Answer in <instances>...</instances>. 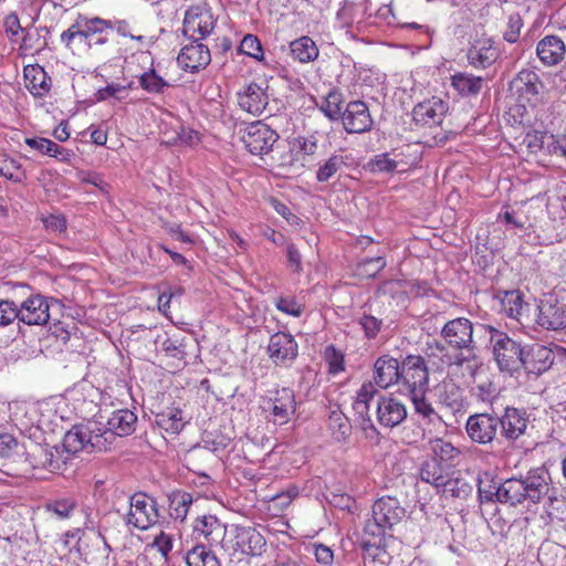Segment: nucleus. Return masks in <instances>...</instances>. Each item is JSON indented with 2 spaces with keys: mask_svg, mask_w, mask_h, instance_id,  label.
Masks as SVG:
<instances>
[{
  "mask_svg": "<svg viewBox=\"0 0 566 566\" xmlns=\"http://www.w3.org/2000/svg\"><path fill=\"white\" fill-rule=\"evenodd\" d=\"M193 531L205 537L210 545L221 544L227 528L214 515H202L195 521Z\"/></svg>",
  "mask_w": 566,
  "mask_h": 566,
  "instance_id": "30",
  "label": "nucleus"
},
{
  "mask_svg": "<svg viewBox=\"0 0 566 566\" xmlns=\"http://www.w3.org/2000/svg\"><path fill=\"white\" fill-rule=\"evenodd\" d=\"M18 448L17 439L9 434H0V460L11 458Z\"/></svg>",
  "mask_w": 566,
  "mask_h": 566,
  "instance_id": "60",
  "label": "nucleus"
},
{
  "mask_svg": "<svg viewBox=\"0 0 566 566\" xmlns=\"http://www.w3.org/2000/svg\"><path fill=\"white\" fill-rule=\"evenodd\" d=\"M336 20L340 28H355L357 31H360L365 21L358 1L344 0L336 13Z\"/></svg>",
  "mask_w": 566,
  "mask_h": 566,
  "instance_id": "32",
  "label": "nucleus"
},
{
  "mask_svg": "<svg viewBox=\"0 0 566 566\" xmlns=\"http://www.w3.org/2000/svg\"><path fill=\"white\" fill-rule=\"evenodd\" d=\"M19 319L18 305L10 300H0V327H4Z\"/></svg>",
  "mask_w": 566,
  "mask_h": 566,
  "instance_id": "55",
  "label": "nucleus"
},
{
  "mask_svg": "<svg viewBox=\"0 0 566 566\" xmlns=\"http://www.w3.org/2000/svg\"><path fill=\"white\" fill-rule=\"evenodd\" d=\"M137 422V416L128 409H119L112 412V416L107 419V426L101 427V437L106 438L107 433L112 437L105 441V448L107 449L116 439V437H126L135 431Z\"/></svg>",
  "mask_w": 566,
  "mask_h": 566,
  "instance_id": "17",
  "label": "nucleus"
},
{
  "mask_svg": "<svg viewBox=\"0 0 566 566\" xmlns=\"http://www.w3.org/2000/svg\"><path fill=\"white\" fill-rule=\"evenodd\" d=\"M401 363L390 355H381L374 363V382L380 389L400 384Z\"/></svg>",
  "mask_w": 566,
  "mask_h": 566,
  "instance_id": "23",
  "label": "nucleus"
},
{
  "mask_svg": "<svg viewBox=\"0 0 566 566\" xmlns=\"http://www.w3.org/2000/svg\"><path fill=\"white\" fill-rule=\"evenodd\" d=\"M294 147L304 155H314L318 148V138L315 134L298 136L294 140Z\"/></svg>",
  "mask_w": 566,
  "mask_h": 566,
  "instance_id": "58",
  "label": "nucleus"
},
{
  "mask_svg": "<svg viewBox=\"0 0 566 566\" xmlns=\"http://www.w3.org/2000/svg\"><path fill=\"white\" fill-rule=\"evenodd\" d=\"M275 306L282 313L300 317L303 313V306L294 297H279Z\"/></svg>",
  "mask_w": 566,
  "mask_h": 566,
  "instance_id": "57",
  "label": "nucleus"
},
{
  "mask_svg": "<svg viewBox=\"0 0 566 566\" xmlns=\"http://www.w3.org/2000/svg\"><path fill=\"white\" fill-rule=\"evenodd\" d=\"M501 306L506 316L514 319H520L524 308L522 292L518 290L504 292L503 296L501 297Z\"/></svg>",
  "mask_w": 566,
  "mask_h": 566,
  "instance_id": "43",
  "label": "nucleus"
},
{
  "mask_svg": "<svg viewBox=\"0 0 566 566\" xmlns=\"http://www.w3.org/2000/svg\"><path fill=\"white\" fill-rule=\"evenodd\" d=\"M0 175L15 184H22L28 176L21 164L12 158H6L0 167Z\"/></svg>",
  "mask_w": 566,
  "mask_h": 566,
  "instance_id": "46",
  "label": "nucleus"
},
{
  "mask_svg": "<svg viewBox=\"0 0 566 566\" xmlns=\"http://www.w3.org/2000/svg\"><path fill=\"white\" fill-rule=\"evenodd\" d=\"M139 85L150 94H161L170 84L159 76L155 70H149L139 76Z\"/></svg>",
  "mask_w": 566,
  "mask_h": 566,
  "instance_id": "45",
  "label": "nucleus"
},
{
  "mask_svg": "<svg viewBox=\"0 0 566 566\" xmlns=\"http://www.w3.org/2000/svg\"><path fill=\"white\" fill-rule=\"evenodd\" d=\"M406 511L395 497L378 499L373 507L371 515L364 524V546H380L385 536L405 516Z\"/></svg>",
  "mask_w": 566,
  "mask_h": 566,
  "instance_id": "4",
  "label": "nucleus"
},
{
  "mask_svg": "<svg viewBox=\"0 0 566 566\" xmlns=\"http://www.w3.org/2000/svg\"><path fill=\"white\" fill-rule=\"evenodd\" d=\"M343 95L337 90H332L323 101L319 109L332 120L342 118Z\"/></svg>",
  "mask_w": 566,
  "mask_h": 566,
  "instance_id": "44",
  "label": "nucleus"
},
{
  "mask_svg": "<svg viewBox=\"0 0 566 566\" xmlns=\"http://www.w3.org/2000/svg\"><path fill=\"white\" fill-rule=\"evenodd\" d=\"M536 54L539 61L546 66L560 63L566 54V45L557 35H546L538 41Z\"/></svg>",
  "mask_w": 566,
  "mask_h": 566,
  "instance_id": "27",
  "label": "nucleus"
},
{
  "mask_svg": "<svg viewBox=\"0 0 566 566\" xmlns=\"http://www.w3.org/2000/svg\"><path fill=\"white\" fill-rule=\"evenodd\" d=\"M239 50L241 53L247 54L255 60H261L263 56L261 42L253 34H247L242 39Z\"/></svg>",
  "mask_w": 566,
  "mask_h": 566,
  "instance_id": "50",
  "label": "nucleus"
},
{
  "mask_svg": "<svg viewBox=\"0 0 566 566\" xmlns=\"http://www.w3.org/2000/svg\"><path fill=\"white\" fill-rule=\"evenodd\" d=\"M386 266L384 256L378 255L374 258H366L357 264L358 275L365 277H375Z\"/></svg>",
  "mask_w": 566,
  "mask_h": 566,
  "instance_id": "47",
  "label": "nucleus"
},
{
  "mask_svg": "<svg viewBox=\"0 0 566 566\" xmlns=\"http://www.w3.org/2000/svg\"><path fill=\"white\" fill-rule=\"evenodd\" d=\"M108 24H109V33L112 34L113 31H116L119 35L122 36H125V38H130L132 40H135L137 42H140L143 43L145 41V36L144 35H135L133 33V30L134 28L130 25V23L126 20H120V19H114V20H108Z\"/></svg>",
  "mask_w": 566,
  "mask_h": 566,
  "instance_id": "53",
  "label": "nucleus"
},
{
  "mask_svg": "<svg viewBox=\"0 0 566 566\" xmlns=\"http://www.w3.org/2000/svg\"><path fill=\"white\" fill-rule=\"evenodd\" d=\"M484 80L471 73L459 72L451 76V84L462 96H476L483 86Z\"/></svg>",
  "mask_w": 566,
  "mask_h": 566,
  "instance_id": "33",
  "label": "nucleus"
},
{
  "mask_svg": "<svg viewBox=\"0 0 566 566\" xmlns=\"http://www.w3.org/2000/svg\"><path fill=\"white\" fill-rule=\"evenodd\" d=\"M296 402L294 391L290 388L283 387L276 390L275 397L272 400V412L270 420L274 424L287 423L292 416L295 413Z\"/></svg>",
  "mask_w": 566,
  "mask_h": 566,
  "instance_id": "25",
  "label": "nucleus"
},
{
  "mask_svg": "<svg viewBox=\"0 0 566 566\" xmlns=\"http://www.w3.org/2000/svg\"><path fill=\"white\" fill-rule=\"evenodd\" d=\"M378 394L377 386L373 384L371 381L364 382L356 395V400L360 401L361 403L371 405L374 401V398Z\"/></svg>",
  "mask_w": 566,
  "mask_h": 566,
  "instance_id": "62",
  "label": "nucleus"
},
{
  "mask_svg": "<svg viewBox=\"0 0 566 566\" xmlns=\"http://www.w3.org/2000/svg\"><path fill=\"white\" fill-rule=\"evenodd\" d=\"M499 57V50L492 38L482 34L476 36L470 44L467 53L468 62L475 69H486Z\"/></svg>",
  "mask_w": 566,
  "mask_h": 566,
  "instance_id": "18",
  "label": "nucleus"
},
{
  "mask_svg": "<svg viewBox=\"0 0 566 566\" xmlns=\"http://www.w3.org/2000/svg\"><path fill=\"white\" fill-rule=\"evenodd\" d=\"M537 323L547 329L558 331L566 327L565 304L544 300L538 305Z\"/></svg>",
  "mask_w": 566,
  "mask_h": 566,
  "instance_id": "26",
  "label": "nucleus"
},
{
  "mask_svg": "<svg viewBox=\"0 0 566 566\" xmlns=\"http://www.w3.org/2000/svg\"><path fill=\"white\" fill-rule=\"evenodd\" d=\"M523 28V20L520 13H511L507 17V22L503 31V39L509 43H516L521 35Z\"/></svg>",
  "mask_w": 566,
  "mask_h": 566,
  "instance_id": "48",
  "label": "nucleus"
},
{
  "mask_svg": "<svg viewBox=\"0 0 566 566\" xmlns=\"http://www.w3.org/2000/svg\"><path fill=\"white\" fill-rule=\"evenodd\" d=\"M473 491L472 485L467 482L463 478L446 476L442 485L437 489V492L446 497H454L460 500L468 499Z\"/></svg>",
  "mask_w": 566,
  "mask_h": 566,
  "instance_id": "35",
  "label": "nucleus"
},
{
  "mask_svg": "<svg viewBox=\"0 0 566 566\" xmlns=\"http://www.w3.org/2000/svg\"><path fill=\"white\" fill-rule=\"evenodd\" d=\"M368 167L373 172H392L397 168V163L385 153L371 158Z\"/></svg>",
  "mask_w": 566,
  "mask_h": 566,
  "instance_id": "54",
  "label": "nucleus"
},
{
  "mask_svg": "<svg viewBox=\"0 0 566 566\" xmlns=\"http://www.w3.org/2000/svg\"><path fill=\"white\" fill-rule=\"evenodd\" d=\"M238 103L243 111L261 115L269 103V97L265 88L256 83H250L243 92L238 93Z\"/></svg>",
  "mask_w": 566,
  "mask_h": 566,
  "instance_id": "28",
  "label": "nucleus"
},
{
  "mask_svg": "<svg viewBox=\"0 0 566 566\" xmlns=\"http://www.w3.org/2000/svg\"><path fill=\"white\" fill-rule=\"evenodd\" d=\"M77 507V501L73 496H62L48 501L43 510L45 513L56 516L60 520L70 518Z\"/></svg>",
  "mask_w": 566,
  "mask_h": 566,
  "instance_id": "40",
  "label": "nucleus"
},
{
  "mask_svg": "<svg viewBox=\"0 0 566 566\" xmlns=\"http://www.w3.org/2000/svg\"><path fill=\"white\" fill-rule=\"evenodd\" d=\"M358 324L364 331L365 337L374 339L381 329L382 321L368 314H363L358 318Z\"/></svg>",
  "mask_w": 566,
  "mask_h": 566,
  "instance_id": "51",
  "label": "nucleus"
},
{
  "mask_svg": "<svg viewBox=\"0 0 566 566\" xmlns=\"http://www.w3.org/2000/svg\"><path fill=\"white\" fill-rule=\"evenodd\" d=\"M277 138L279 135L266 124L255 122L247 128V134L243 136L242 140L252 155L261 156L272 149Z\"/></svg>",
  "mask_w": 566,
  "mask_h": 566,
  "instance_id": "14",
  "label": "nucleus"
},
{
  "mask_svg": "<svg viewBox=\"0 0 566 566\" xmlns=\"http://www.w3.org/2000/svg\"><path fill=\"white\" fill-rule=\"evenodd\" d=\"M169 514L174 520L184 521L192 503V495L184 491H175L169 496Z\"/></svg>",
  "mask_w": 566,
  "mask_h": 566,
  "instance_id": "42",
  "label": "nucleus"
},
{
  "mask_svg": "<svg viewBox=\"0 0 566 566\" xmlns=\"http://www.w3.org/2000/svg\"><path fill=\"white\" fill-rule=\"evenodd\" d=\"M44 155L56 158L63 163H70L75 156L73 150L66 149L51 139H48Z\"/></svg>",
  "mask_w": 566,
  "mask_h": 566,
  "instance_id": "56",
  "label": "nucleus"
},
{
  "mask_svg": "<svg viewBox=\"0 0 566 566\" xmlns=\"http://www.w3.org/2000/svg\"><path fill=\"white\" fill-rule=\"evenodd\" d=\"M216 20L210 8L200 2L190 6L184 19L182 33L192 40H201L208 36L214 29Z\"/></svg>",
  "mask_w": 566,
  "mask_h": 566,
  "instance_id": "9",
  "label": "nucleus"
},
{
  "mask_svg": "<svg viewBox=\"0 0 566 566\" xmlns=\"http://www.w3.org/2000/svg\"><path fill=\"white\" fill-rule=\"evenodd\" d=\"M350 159L349 155H344L343 153H334L328 159L321 163L316 170V179L318 182H326L331 178H333L338 171L343 169V167H347L348 160Z\"/></svg>",
  "mask_w": 566,
  "mask_h": 566,
  "instance_id": "34",
  "label": "nucleus"
},
{
  "mask_svg": "<svg viewBox=\"0 0 566 566\" xmlns=\"http://www.w3.org/2000/svg\"><path fill=\"white\" fill-rule=\"evenodd\" d=\"M555 353L542 344H533L524 348L521 367L527 375L538 377L554 364Z\"/></svg>",
  "mask_w": 566,
  "mask_h": 566,
  "instance_id": "13",
  "label": "nucleus"
},
{
  "mask_svg": "<svg viewBox=\"0 0 566 566\" xmlns=\"http://www.w3.org/2000/svg\"><path fill=\"white\" fill-rule=\"evenodd\" d=\"M157 426L170 434L179 433L185 422L182 420V411L178 408H167L155 417Z\"/></svg>",
  "mask_w": 566,
  "mask_h": 566,
  "instance_id": "37",
  "label": "nucleus"
},
{
  "mask_svg": "<svg viewBox=\"0 0 566 566\" xmlns=\"http://www.w3.org/2000/svg\"><path fill=\"white\" fill-rule=\"evenodd\" d=\"M499 426L500 421L496 415L482 412L468 418L465 430L471 441L484 446L496 439Z\"/></svg>",
  "mask_w": 566,
  "mask_h": 566,
  "instance_id": "10",
  "label": "nucleus"
},
{
  "mask_svg": "<svg viewBox=\"0 0 566 566\" xmlns=\"http://www.w3.org/2000/svg\"><path fill=\"white\" fill-rule=\"evenodd\" d=\"M109 35L107 19L80 14L75 22L62 32L60 40L72 52H82L107 44Z\"/></svg>",
  "mask_w": 566,
  "mask_h": 566,
  "instance_id": "3",
  "label": "nucleus"
},
{
  "mask_svg": "<svg viewBox=\"0 0 566 566\" xmlns=\"http://www.w3.org/2000/svg\"><path fill=\"white\" fill-rule=\"evenodd\" d=\"M353 409L355 411V415L360 420V426L364 430H367L368 428H374V423L369 413V405L361 403L360 401L355 399L353 402Z\"/></svg>",
  "mask_w": 566,
  "mask_h": 566,
  "instance_id": "61",
  "label": "nucleus"
},
{
  "mask_svg": "<svg viewBox=\"0 0 566 566\" xmlns=\"http://www.w3.org/2000/svg\"><path fill=\"white\" fill-rule=\"evenodd\" d=\"M500 218H502L505 223L511 226L513 229L525 230L531 226L530 218L522 211L505 210L500 213Z\"/></svg>",
  "mask_w": 566,
  "mask_h": 566,
  "instance_id": "52",
  "label": "nucleus"
},
{
  "mask_svg": "<svg viewBox=\"0 0 566 566\" xmlns=\"http://www.w3.org/2000/svg\"><path fill=\"white\" fill-rule=\"evenodd\" d=\"M161 350L165 352L167 356L180 361L185 360L187 356L184 339L167 337L161 343Z\"/></svg>",
  "mask_w": 566,
  "mask_h": 566,
  "instance_id": "49",
  "label": "nucleus"
},
{
  "mask_svg": "<svg viewBox=\"0 0 566 566\" xmlns=\"http://www.w3.org/2000/svg\"><path fill=\"white\" fill-rule=\"evenodd\" d=\"M329 428L338 430L337 438H345L348 432L347 419L340 411H332L329 416Z\"/></svg>",
  "mask_w": 566,
  "mask_h": 566,
  "instance_id": "63",
  "label": "nucleus"
},
{
  "mask_svg": "<svg viewBox=\"0 0 566 566\" xmlns=\"http://www.w3.org/2000/svg\"><path fill=\"white\" fill-rule=\"evenodd\" d=\"M448 469L447 465L430 458L420 468V479L438 489L448 475Z\"/></svg>",
  "mask_w": 566,
  "mask_h": 566,
  "instance_id": "36",
  "label": "nucleus"
},
{
  "mask_svg": "<svg viewBox=\"0 0 566 566\" xmlns=\"http://www.w3.org/2000/svg\"><path fill=\"white\" fill-rule=\"evenodd\" d=\"M108 438L112 437L107 433ZM107 438L101 437V423L88 421L86 424H76L69 430L63 439V449L69 454H75L82 450L105 451V441Z\"/></svg>",
  "mask_w": 566,
  "mask_h": 566,
  "instance_id": "6",
  "label": "nucleus"
},
{
  "mask_svg": "<svg viewBox=\"0 0 566 566\" xmlns=\"http://www.w3.org/2000/svg\"><path fill=\"white\" fill-rule=\"evenodd\" d=\"M193 40L190 44L185 45L178 54V65L191 73H196L209 65L211 54L207 45Z\"/></svg>",
  "mask_w": 566,
  "mask_h": 566,
  "instance_id": "21",
  "label": "nucleus"
},
{
  "mask_svg": "<svg viewBox=\"0 0 566 566\" xmlns=\"http://www.w3.org/2000/svg\"><path fill=\"white\" fill-rule=\"evenodd\" d=\"M511 91L521 102L536 104L544 93L545 85L539 75L532 70H522L510 83Z\"/></svg>",
  "mask_w": 566,
  "mask_h": 566,
  "instance_id": "11",
  "label": "nucleus"
},
{
  "mask_svg": "<svg viewBox=\"0 0 566 566\" xmlns=\"http://www.w3.org/2000/svg\"><path fill=\"white\" fill-rule=\"evenodd\" d=\"M235 548L242 554L259 556L265 547V538L253 527H238L235 531Z\"/></svg>",
  "mask_w": 566,
  "mask_h": 566,
  "instance_id": "29",
  "label": "nucleus"
},
{
  "mask_svg": "<svg viewBox=\"0 0 566 566\" xmlns=\"http://www.w3.org/2000/svg\"><path fill=\"white\" fill-rule=\"evenodd\" d=\"M497 502L516 506L528 501L533 504L544 502L548 516L556 517L555 512L565 505L558 489L553 484L545 468L530 470L524 476L511 478L501 483L494 493Z\"/></svg>",
  "mask_w": 566,
  "mask_h": 566,
  "instance_id": "1",
  "label": "nucleus"
},
{
  "mask_svg": "<svg viewBox=\"0 0 566 566\" xmlns=\"http://www.w3.org/2000/svg\"><path fill=\"white\" fill-rule=\"evenodd\" d=\"M287 268L294 273L303 271L302 254L295 244L289 243L286 245Z\"/></svg>",
  "mask_w": 566,
  "mask_h": 566,
  "instance_id": "59",
  "label": "nucleus"
},
{
  "mask_svg": "<svg viewBox=\"0 0 566 566\" xmlns=\"http://www.w3.org/2000/svg\"><path fill=\"white\" fill-rule=\"evenodd\" d=\"M480 327L489 335L493 358L499 369L510 374L517 371L525 347L492 325L482 324Z\"/></svg>",
  "mask_w": 566,
  "mask_h": 566,
  "instance_id": "5",
  "label": "nucleus"
},
{
  "mask_svg": "<svg viewBox=\"0 0 566 566\" xmlns=\"http://www.w3.org/2000/svg\"><path fill=\"white\" fill-rule=\"evenodd\" d=\"M50 305L46 297L38 294L28 297L18 306L19 322L25 325H44L50 319Z\"/></svg>",
  "mask_w": 566,
  "mask_h": 566,
  "instance_id": "20",
  "label": "nucleus"
},
{
  "mask_svg": "<svg viewBox=\"0 0 566 566\" xmlns=\"http://www.w3.org/2000/svg\"><path fill=\"white\" fill-rule=\"evenodd\" d=\"M400 385L409 394L429 389V370L420 355H408L401 361Z\"/></svg>",
  "mask_w": 566,
  "mask_h": 566,
  "instance_id": "8",
  "label": "nucleus"
},
{
  "mask_svg": "<svg viewBox=\"0 0 566 566\" xmlns=\"http://www.w3.org/2000/svg\"><path fill=\"white\" fill-rule=\"evenodd\" d=\"M441 337L444 344L433 340L427 344L426 349L427 357L438 369L450 365L461 367L475 359L476 346L470 319L457 317L448 321L441 329Z\"/></svg>",
  "mask_w": 566,
  "mask_h": 566,
  "instance_id": "2",
  "label": "nucleus"
},
{
  "mask_svg": "<svg viewBox=\"0 0 566 566\" xmlns=\"http://www.w3.org/2000/svg\"><path fill=\"white\" fill-rule=\"evenodd\" d=\"M293 57L301 63L314 61L318 56V49L310 36H302L290 43Z\"/></svg>",
  "mask_w": 566,
  "mask_h": 566,
  "instance_id": "39",
  "label": "nucleus"
},
{
  "mask_svg": "<svg viewBox=\"0 0 566 566\" xmlns=\"http://www.w3.org/2000/svg\"><path fill=\"white\" fill-rule=\"evenodd\" d=\"M159 520L157 502L143 492L133 494L129 499V511L126 514V525L140 531H147Z\"/></svg>",
  "mask_w": 566,
  "mask_h": 566,
  "instance_id": "7",
  "label": "nucleus"
},
{
  "mask_svg": "<svg viewBox=\"0 0 566 566\" xmlns=\"http://www.w3.org/2000/svg\"><path fill=\"white\" fill-rule=\"evenodd\" d=\"M500 421V436L510 442L518 440L526 433L530 423V416L526 410L514 407H506Z\"/></svg>",
  "mask_w": 566,
  "mask_h": 566,
  "instance_id": "15",
  "label": "nucleus"
},
{
  "mask_svg": "<svg viewBox=\"0 0 566 566\" xmlns=\"http://www.w3.org/2000/svg\"><path fill=\"white\" fill-rule=\"evenodd\" d=\"M447 112L448 104L441 98L433 96L415 106L412 118L417 125L432 127L442 123Z\"/></svg>",
  "mask_w": 566,
  "mask_h": 566,
  "instance_id": "22",
  "label": "nucleus"
},
{
  "mask_svg": "<svg viewBox=\"0 0 566 566\" xmlns=\"http://www.w3.org/2000/svg\"><path fill=\"white\" fill-rule=\"evenodd\" d=\"M268 355L276 366L290 367L298 355V345L291 334L277 332L270 337Z\"/></svg>",
  "mask_w": 566,
  "mask_h": 566,
  "instance_id": "12",
  "label": "nucleus"
},
{
  "mask_svg": "<svg viewBox=\"0 0 566 566\" xmlns=\"http://www.w3.org/2000/svg\"><path fill=\"white\" fill-rule=\"evenodd\" d=\"M25 88L35 98L46 97L52 88V78L43 66L30 64L23 69Z\"/></svg>",
  "mask_w": 566,
  "mask_h": 566,
  "instance_id": "24",
  "label": "nucleus"
},
{
  "mask_svg": "<svg viewBox=\"0 0 566 566\" xmlns=\"http://www.w3.org/2000/svg\"><path fill=\"white\" fill-rule=\"evenodd\" d=\"M427 391L428 390H421L409 394L408 396L412 402L415 413L427 421V423H434L437 420H440V416L432 403L427 399Z\"/></svg>",
  "mask_w": 566,
  "mask_h": 566,
  "instance_id": "38",
  "label": "nucleus"
},
{
  "mask_svg": "<svg viewBox=\"0 0 566 566\" xmlns=\"http://www.w3.org/2000/svg\"><path fill=\"white\" fill-rule=\"evenodd\" d=\"M44 227L53 233H61L66 229V220L61 214H51L43 219Z\"/></svg>",
  "mask_w": 566,
  "mask_h": 566,
  "instance_id": "64",
  "label": "nucleus"
},
{
  "mask_svg": "<svg viewBox=\"0 0 566 566\" xmlns=\"http://www.w3.org/2000/svg\"><path fill=\"white\" fill-rule=\"evenodd\" d=\"M344 128L349 134L369 132L374 120L367 104L363 101H352L347 104L342 115Z\"/></svg>",
  "mask_w": 566,
  "mask_h": 566,
  "instance_id": "16",
  "label": "nucleus"
},
{
  "mask_svg": "<svg viewBox=\"0 0 566 566\" xmlns=\"http://www.w3.org/2000/svg\"><path fill=\"white\" fill-rule=\"evenodd\" d=\"M186 563L188 566H221L216 554L202 544L188 551Z\"/></svg>",
  "mask_w": 566,
  "mask_h": 566,
  "instance_id": "41",
  "label": "nucleus"
},
{
  "mask_svg": "<svg viewBox=\"0 0 566 566\" xmlns=\"http://www.w3.org/2000/svg\"><path fill=\"white\" fill-rule=\"evenodd\" d=\"M429 450L431 452V459L451 468L454 462L459 459L461 452L450 441L442 438L431 439L429 441Z\"/></svg>",
  "mask_w": 566,
  "mask_h": 566,
  "instance_id": "31",
  "label": "nucleus"
},
{
  "mask_svg": "<svg viewBox=\"0 0 566 566\" xmlns=\"http://www.w3.org/2000/svg\"><path fill=\"white\" fill-rule=\"evenodd\" d=\"M376 413L379 424L389 429L399 426L408 416L405 403L391 395L379 397Z\"/></svg>",
  "mask_w": 566,
  "mask_h": 566,
  "instance_id": "19",
  "label": "nucleus"
}]
</instances>
